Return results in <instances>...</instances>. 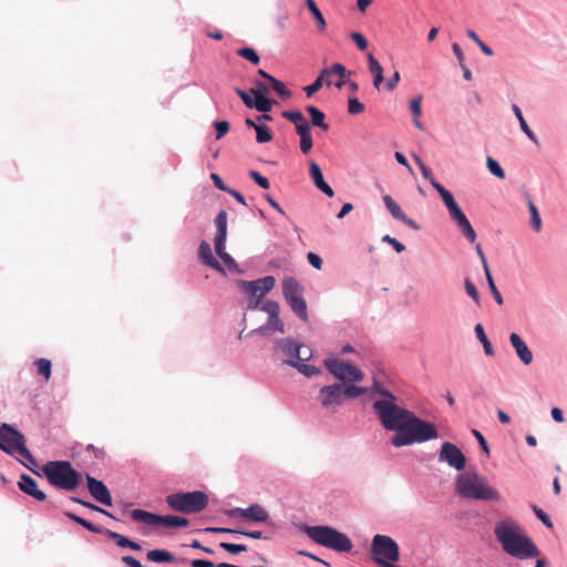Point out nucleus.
Returning <instances> with one entry per match:
<instances>
[{
	"label": "nucleus",
	"instance_id": "obj_7",
	"mask_svg": "<svg viewBox=\"0 0 567 567\" xmlns=\"http://www.w3.org/2000/svg\"><path fill=\"white\" fill-rule=\"evenodd\" d=\"M433 188L440 194L442 200L444 202V204L449 210L451 219L456 224L460 231L464 235V237L470 243H475L476 233H475L474 228L472 227L470 220L465 216V214L462 212V209L455 202L452 193H450L441 184H433Z\"/></svg>",
	"mask_w": 567,
	"mask_h": 567
},
{
	"label": "nucleus",
	"instance_id": "obj_53",
	"mask_svg": "<svg viewBox=\"0 0 567 567\" xmlns=\"http://www.w3.org/2000/svg\"><path fill=\"white\" fill-rule=\"evenodd\" d=\"M533 511L536 515V517L547 527H551L553 523L550 517L539 507L533 506Z\"/></svg>",
	"mask_w": 567,
	"mask_h": 567
},
{
	"label": "nucleus",
	"instance_id": "obj_36",
	"mask_svg": "<svg viewBox=\"0 0 567 567\" xmlns=\"http://www.w3.org/2000/svg\"><path fill=\"white\" fill-rule=\"evenodd\" d=\"M528 209L532 217L530 224L536 231H539L542 229V219L538 209L532 199L528 200Z\"/></svg>",
	"mask_w": 567,
	"mask_h": 567
},
{
	"label": "nucleus",
	"instance_id": "obj_61",
	"mask_svg": "<svg viewBox=\"0 0 567 567\" xmlns=\"http://www.w3.org/2000/svg\"><path fill=\"white\" fill-rule=\"evenodd\" d=\"M313 142L311 134L300 137V150L303 154H308L312 148Z\"/></svg>",
	"mask_w": 567,
	"mask_h": 567
},
{
	"label": "nucleus",
	"instance_id": "obj_40",
	"mask_svg": "<svg viewBox=\"0 0 567 567\" xmlns=\"http://www.w3.org/2000/svg\"><path fill=\"white\" fill-rule=\"evenodd\" d=\"M237 54L249 62H251L254 65H257L260 62L259 55L257 52L251 48H241L237 51Z\"/></svg>",
	"mask_w": 567,
	"mask_h": 567
},
{
	"label": "nucleus",
	"instance_id": "obj_57",
	"mask_svg": "<svg viewBox=\"0 0 567 567\" xmlns=\"http://www.w3.org/2000/svg\"><path fill=\"white\" fill-rule=\"evenodd\" d=\"M472 434L475 436V439L477 440L478 442V445L481 447V450L486 453V454H489V447H488V444H487V441L485 440V437L483 436V434L476 430V429H473L472 430Z\"/></svg>",
	"mask_w": 567,
	"mask_h": 567
},
{
	"label": "nucleus",
	"instance_id": "obj_55",
	"mask_svg": "<svg viewBox=\"0 0 567 567\" xmlns=\"http://www.w3.org/2000/svg\"><path fill=\"white\" fill-rule=\"evenodd\" d=\"M422 96H416L410 101V110L414 117H419L422 113Z\"/></svg>",
	"mask_w": 567,
	"mask_h": 567
},
{
	"label": "nucleus",
	"instance_id": "obj_46",
	"mask_svg": "<svg viewBox=\"0 0 567 567\" xmlns=\"http://www.w3.org/2000/svg\"><path fill=\"white\" fill-rule=\"evenodd\" d=\"M364 111V105L357 99L350 97L348 101V112L352 115L360 114Z\"/></svg>",
	"mask_w": 567,
	"mask_h": 567
},
{
	"label": "nucleus",
	"instance_id": "obj_11",
	"mask_svg": "<svg viewBox=\"0 0 567 567\" xmlns=\"http://www.w3.org/2000/svg\"><path fill=\"white\" fill-rule=\"evenodd\" d=\"M64 515L72 522H74V523L79 524L80 526H82L83 528L87 529L89 532H92L94 534L104 533L110 539L114 540L115 544L121 548H130L132 550H141L142 549V546L137 542H134L120 533H116V532H113L110 529H104V528H102L97 525H94L90 520H87L72 512H64Z\"/></svg>",
	"mask_w": 567,
	"mask_h": 567
},
{
	"label": "nucleus",
	"instance_id": "obj_32",
	"mask_svg": "<svg viewBox=\"0 0 567 567\" xmlns=\"http://www.w3.org/2000/svg\"><path fill=\"white\" fill-rule=\"evenodd\" d=\"M70 501L73 502V503H76V504H81L82 506L91 509V511H94V512H97V513H101L105 516H109L111 518H115L112 513H110L109 511L100 507L99 505L94 504V503H91L89 501H85L83 498H80L78 496H70Z\"/></svg>",
	"mask_w": 567,
	"mask_h": 567
},
{
	"label": "nucleus",
	"instance_id": "obj_5",
	"mask_svg": "<svg viewBox=\"0 0 567 567\" xmlns=\"http://www.w3.org/2000/svg\"><path fill=\"white\" fill-rule=\"evenodd\" d=\"M457 493L465 498L476 501H501L498 491L489 486L486 478L478 474H458L455 480Z\"/></svg>",
	"mask_w": 567,
	"mask_h": 567
},
{
	"label": "nucleus",
	"instance_id": "obj_42",
	"mask_svg": "<svg viewBox=\"0 0 567 567\" xmlns=\"http://www.w3.org/2000/svg\"><path fill=\"white\" fill-rule=\"evenodd\" d=\"M486 165H487L488 171L493 175H495L496 177H498L501 179L505 178L504 169L501 167V165L493 157H491V156L487 157Z\"/></svg>",
	"mask_w": 567,
	"mask_h": 567
},
{
	"label": "nucleus",
	"instance_id": "obj_26",
	"mask_svg": "<svg viewBox=\"0 0 567 567\" xmlns=\"http://www.w3.org/2000/svg\"><path fill=\"white\" fill-rule=\"evenodd\" d=\"M147 560L157 564H172L176 561V557L166 549H152L146 554Z\"/></svg>",
	"mask_w": 567,
	"mask_h": 567
},
{
	"label": "nucleus",
	"instance_id": "obj_31",
	"mask_svg": "<svg viewBox=\"0 0 567 567\" xmlns=\"http://www.w3.org/2000/svg\"><path fill=\"white\" fill-rule=\"evenodd\" d=\"M513 112L515 114V116L517 117L518 122H519V126L522 128V131L527 135V137L535 144H538V138L537 136L535 135V133L529 128L528 124L526 123L524 116H523V113L520 111V109L514 104L513 105Z\"/></svg>",
	"mask_w": 567,
	"mask_h": 567
},
{
	"label": "nucleus",
	"instance_id": "obj_10",
	"mask_svg": "<svg viewBox=\"0 0 567 567\" xmlns=\"http://www.w3.org/2000/svg\"><path fill=\"white\" fill-rule=\"evenodd\" d=\"M347 73V69L341 63H333L330 68H324L315 82L303 89L306 95L310 97L323 84L327 86L334 84L338 89H341L346 83Z\"/></svg>",
	"mask_w": 567,
	"mask_h": 567
},
{
	"label": "nucleus",
	"instance_id": "obj_64",
	"mask_svg": "<svg viewBox=\"0 0 567 567\" xmlns=\"http://www.w3.org/2000/svg\"><path fill=\"white\" fill-rule=\"evenodd\" d=\"M122 561L127 566V567H144L138 559H136L135 557L131 556V555H127V556H123L122 557Z\"/></svg>",
	"mask_w": 567,
	"mask_h": 567
},
{
	"label": "nucleus",
	"instance_id": "obj_34",
	"mask_svg": "<svg viewBox=\"0 0 567 567\" xmlns=\"http://www.w3.org/2000/svg\"><path fill=\"white\" fill-rule=\"evenodd\" d=\"M512 346L516 350V354H532L523 339L515 332L509 337Z\"/></svg>",
	"mask_w": 567,
	"mask_h": 567
},
{
	"label": "nucleus",
	"instance_id": "obj_63",
	"mask_svg": "<svg viewBox=\"0 0 567 567\" xmlns=\"http://www.w3.org/2000/svg\"><path fill=\"white\" fill-rule=\"evenodd\" d=\"M189 564L192 567H217V564L207 559H193Z\"/></svg>",
	"mask_w": 567,
	"mask_h": 567
},
{
	"label": "nucleus",
	"instance_id": "obj_23",
	"mask_svg": "<svg viewBox=\"0 0 567 567\" xmlns=\"http://www.w3.org/2000/svg\"><path fill=\"white\" fill-rule=\"evenodd\" d=\"M198 255H199V258L202 259L203 264L212 267L213 269H215L219 272H224L221 265L214 257L210 245L206 240H203L199 244Z\"/></svg>",
	"mask_w": 567,
	"mask_h": 567
},
{
	"label": "nucleus",
	"instance_id": "obj_21",
	"mask_svg": "<svg viewBox=\"0 0 567 567\" xmlns=\"http://www.w3.org/2000/svg\"><path fill=\"white\" fill-rule=\"evenodd\" d=\"M383 203L389 210V213L394 217L395 219H399L408 227L417 230L420 229V226L411 218H409L404 212L401 209L400 205L394 202V199L390 195L383 196Z\"/></svg>",
	"mask_w": 567,
	"mask_h": 567
},
{
	"label": "nucleus",
	"instance_id": "obj_38",
	"mask_svg": "<svg viewBox=\"0 0 567 567\" xmlns=\"http://www.w3.org/2000/svg\"><path fill=\"white\" fill-rule=\"evenodd\" d=\"M301 348H302V344H300L297 341L291 340V339L284 340L281 343V350L286 354H299Z\"/></svg>",
	"mask_w": 567,
	"mask_h": 567
},
{
	"label": "nucleus",
	"instance_id": "obj_47",
	"mask_svg": "<svg viewBox=\"0 0 567 567\" xmlns=\"http://www.w3.org/2000/svg\"><path fill=\"white\" fill-rule=\"evenodd\" d=\"M282 117L287 118L295 125L300 124L301 122L306 121L305 116L299 111H284Z\"/></svg>",
	"mask_w": 567,
	"mask_h": 567
},
{
	"label": "nucleus",
	"instance_id": "obj_12",
	"mask_svg": "<svg viewBox=\"0 0 567 567\" xmlns=\"http://www.w3.org/2000/svg\"><path fill=\"white\" fill-rule=\"evenodd\" d=\"M324 367L331 375L338 379L341 383H357L363 380L362 371L354 364L339 360L338 357H328L324 361Z\"/></svg>",
	"mask_w": 567,
	"mask_h": 567
},
{
	"label": "nucleus",
	"instance_id": "obj_27",
	"mask_svg": "<svg viewBox=\"0 0 567 567\" xmlns=\"http://www.w3.org/2000/svg\"><path fill=\"white\" fill-rule=\"evenodd\" d=\"M306 111L311 116L312 125L318 126V127L322 128L323 131L329 130V125L324 122L326 115L322 111H320L318 107H316L313 105H308L306 107Z\"/></svg>",
	"mask_w": 567,
	"mask_h": 567
},
{
	"label": "nucleus",
	"instance_id": "obj_13",
	"mask_svg": "<svg viewBox=\"0 0 567 567\" xmlns=\"http://www.w3.org/2000/svg\"><path fill=\"white\" fill-rule=\"evenodd\" d=\"M27 443V439L14 425L2 423L0 425V450L4 453L16 456L21 444Z\"/></svg>",
	"mask_w": 567,
	"mask_h": 567
},
{
	"label": "nucleus",
	"instance_id": "obj_52",
	"mask_svg": "<svg viewBox=\"0 0 567 567\" xmlns=\"http://www.w3.org/2000/svg\"><path fill=\"white\" fill-rule=\"evenodd\" d=\"M465 290L467 292V295L476 302L478 303L480 302V293L475 287V285L470 280V279H466L465 280Z\"/></svg>",
	"mask_w": 567,
	"mask_h": 567
},
{
	"label": "nucleus",
	"instance_id": "obj_44",
	"mask_svg": "<svg viewBox=\"0 0 567 567\" xmlns=\"http://www.w3.org/2000/svg\"><path fill=\"white\" fill-rule=\"evenodd\" d=\"M414 161L416 162V164L419 165L421 172H422V175L425 179H427L430 182V184L433 186V184H440L439 182H436L432 175V172L430 171V168L423 163V161L414 155Z\"/></svg>",
	"mask_w": 567,
	"mask_h": 567
},
{
	"label": "nucleus",
	"instance_id": "obj_62",
	"mask_svg": "<svg viewBox=\"0 0 567 567\" xmlns=\"http://www.w3.org/2000/svg\"><path fill=\"white\" fill-rule=\"evenodd\" d=\"M307 259L309 261V264L315 267L316 269L320 270L321 267H322V259L320 256H318L317 254L315 252H308L307 255Z\"/></svg>",
	"mask_w": 567,
	"mask_h": 567
},
{
	"label": "nucleus",
	"instance_id": "obj_56",
	"mask_svg": "<svg viewBox=\"0 0 567 567\" xmlns=\"http://www.w3.org/2000/svg\"><path fill=\"white\" fill-rule=\"evenodd\" d=\"M382 241L391 245L396 252H402L405 250V246L402 243H400L399 240H396L395 238L391 237L390 235H384L382 237Z\"/></svg>",
	"mask_w": 567,
	"mask_h": 567
},
{
	"label": "nucleus",
	"instance_id": "obj_17",
	"mask_svg": "<svg viewBox=\"0 0 567 567\" xmlns=\"http://www.w3.org/2000/svg\"><path fill=\"white\" fill-rule=\"evenodd\" d=\"M241 285L246 292L257 297L254 305L249 306L250 308H257L260 299L274 288L275 278L272 276H267L252 281H243Z\"/></svg>",
	"mask_w": 567,
	"mask_h": 567
},
{
	"label": "nucleus",
	"instance_id": "obj_2",
	"mask_svg": "<svg viewBox=\"0 0 567 567\" xmlns=\"http://www.w3.org/2000/svg\"><path fill=\"white\" fill-rule=\"evenodd\" d=\"M494 534L502 549L509 556L525 560L538 557L539 549L525 533L522 525L513 519H501L495 524Z\"/></svg>",
	"mask_w": 567,
	"mask_h": 567
},
{
	"label": "nucleus",
	"instance_id": "obj_43",
	"mask_svg": "<svg viewBox=\"0 0 567 567\" xmlns=\"http://www.w3.org/2000/svg\"><path fill=\"white\" fill-rule=\"evenodd\" d=\"M475 332H476V336L480 339V341L483 343L485 354H492V344L488 341V339L484 332V329L481 324H476Z\"/></svg>",
	"mask_w": 567,
	"mask_h": 567
},
{
	"label": "nucleus",
	"instance_id": "obj_15",
	"mask_svg": "<svg viewBox=\"0 0 567 567\" xmlns=\"http://www.w3.org/2000/svg\"><path fill=\"white\" fill-rule=\"evenodd\" d=\"M323 409H336L343 403L342 388L340 383L323 385L317 396Z\"/></svg>",
	"mask_w": 567,
	"mask_h": 567
},
{
	"label": "nucleus",
	"instance_id": "obj_8",
	"mask_svg": "<svg viewBox=\"0 0 567 567\" xmlns=\"http://www.w3.org/2000/svg\"><path fill=\"white\" fill-rule=\"evenodd\" d=\"M303 291L302 285L296 278L285 277L282 279V295L286 302L298 318L307 322L309 317Z\"/></svg>",
	"mask_w": 567,
	"mask_h": 567
},
{
	"label": "nucleus",
	"instance_id": "obj_30",
	"mask_svg": "<svg viewBox=\"0 0 567 567\" xmlns=\"http://www.w3.org/2000/svg\"><path fill=\"white\" fill-rule=\"evenodd\" d=\"M306 4L317 22L319 32H321V33L324 32L327 29V22L323 18V14L319 10L318 6L316 4L315 0H306Z\"/></svg>",
	"mask_w": 567,
	"mask_h": 567
},
{
	"label": "nucleus",
	"instance_id": "obj_24",
	"mask_svg": "<svg viewBox=\"0 0 567 567\" xmlns=\"http://www.w3.org/2000/svg\"><path fill=\"white\" fill-rule=\"evenodd\" d=\"M269 520V513L257 503H254L247 507L246 522L249 523H267Z\"/></svg>",
	"mask_w": 567,
	"mask_h": 567
},
{
	"label": "nucleus",
	"instance_id": "obj_19",
	"mask_svg": "<svg viewBox=\"0 0 567 567\" xmlns=\"http://www.w3.org/2000/svg\"><path fill=\"white\" fill-rule=\"evenodd\" d=\"M313 357H287L282 360V364L295 368L299 373L307 378H311L316 374L321 373L320 368L310 363Z\"/></svg>",
	"mask_w": 567,
	"mask_h": 567
},
{
	"label": "nucleus",
	"instance_id": "obj_59",
	"mask_svg": "<svg viewBox=\"0 0 567 567\" xmlns=\"http://www.w3.org/2000/svg\"><path fill=\"white\" fill-rule=\"evenodd\" d=\"M246 513H247V508H241V507H233V508L225 511V514L228 517H231V518L240 517L244 520H246Z\"/></svg>",
	"mask_w": 567,
	"mask_h": 567
},
{
	"label": "nucleus",
	"instance_id": "obj_50",
	"mask_svg": "<svg viewBox=\"0 0 567 567\" xmlns=\"http://www.w3.org/2000/svg\"><path fill=\"white\" fill-rule=\"evenodd\" d=\"M249 176L254 179V182L259 185L261 188L264 189H268L270 187V184H269V181L262 176L259 172L257 171H251L249 173Z\"/></svg>",
	"mask_w": 567,
	"mask_h": 567
},
{
	"label": "nucleus",
	"instance_id": "obj_25",
	"mask_svg": "<svg viewBox=\"0 0 567 567\" xmlns=\"http://www.w3.org/2000/svg\"><path fill=\"white\" fill-rule=\"evenodd\" d=\"M17 454H19L21 457H23L25 461H22L21 458L14 456L24 467H27L29 471L34 473L38 476H41V474L35 471L34 467L38 466V462L35 457L32 455L30 450L27 447V443L21 444V447L18 450Z\"/></svg>",
	"mask_w": 567,
	"mask_h": 567
},
{
	"label": "nucleus",
	"instance_id": "obj_16",
	"mask_svg": "<svg viewBox=\"0 0 567 567\" xmlns=\"http://www.w3.org/2000/svg\"><path fill=\"white\" fill-rule=\"evenodd\" d=\"M439 461L446 462L451 467L457 471H462L466 466V457L464 453L451 442H444L441 445Z\"/></svg>",
	"mask_w": 567,
	"mask_h": 567
},
{
	"label": "nucleus",
	"instance_id": "obj_51",
	"mask_svg": "<svg viewBox=\"0 0 567 567\" xmlns=\"http://www.w3.org/2000/svg\"><path fill=\"white\" fill-rule=\"evenodd\" d=\"M216 128V138L220 140L224 137L229 131V123L227 121H219L215 123Z\"/></svg>",
	"mask_w": 567,
	"mask_h": 567
},
{
	"label": "nucleus",
	"instance_id": "obj_37",
	"mask_svg": "<svg viewBox=\"0 0 567 567\" xmlns=\"http://www.w3.org/2000/svg\"><path fill=\"white\" fill-rule=\"evenodd\" d=\"M272 90L282 99H290L291 97V92L286 87V85L277 80L276 78L271 79V81L269 82Z\"/></svg>",
	"mask_w": 567,
	"mask_h": 567
},
{
	"label": "nucleus",
	"instance_id": "obj_18",
	"mask_svg": "<svg viewBox=\"0 0 567 567\" xmlns=\"http://www.w3.org/2000/svg\"><path fill=\"white\" fill-rule=\"evenodd\" d=\"M86 487L91 496L104 506H112L113 499L110 489L104 482L86 474Z\"/></svg>",
	"mask_w": 567,
	"mask_h": 567
},
{
	"label": "nucleus",
	"instance_id": "obj_41",
	"mask_svg": "<svg viewBox=\"0 0 567 567\" xmlns=\"http://www.w3.org/2000/svg\"><path fill=\"white\" fill-rule=\"evenodd\" d=\"M219 546L231 555H238L240 553L247 551L248 549L247 546L244 544H233L226 542H221Z\"/></svg>",
	"mask_w": 567,
	"mask_h": 567
},
{
	"label": "nucleus",
	"instance_id": "obj_28",
	"mask_svg": "<svg viewBox=\"0 0 567 567\" xmlns=\"http://www.w3.org/2000/svg\"><path fill=\"white\" fill-rule=\"evenodd\" d=\"M250 93L255 96L254 104L257 111L268 113L271 110L275 101L267 99L255 89H250Z\"/></svg>",
	"mask_w": 567,
	"mask_h": 567
},
{
	"label": "nucleus",
	"instance_id": "obj_1",
	"mask_svg": "<svg viewBox=\"0 0 567 567\" xmlns=\"http://www.w3.org/2000/svg\"><path fill=\"white\" fill-rule=\"evenodd\" d=\"M368 394L381 396L373 402L372 410L383 429L395 432L390 439L393 446H409L437 439L435 424L399 405L398 398L377 378H373L372 386L368 388Z\"/></svg>",
	"mask_w": 567,
	"mask_h": 567
},
{
	"label": "nucleus",
	"instance_id": "obj_48",
	"mask_svg": "<svg viewBox=\"0 0 567 567\" xmlns=\"http://www.w3.org/2000/svg\"><path fill=\"white\" fill-rule=\"evenodd\" d=\"M350 39L355 43L360 51H365L368 49V41L362 33L351 32Z\"/></svg>",
	"mask_w": 567,
	"mask_h": 567
},
{
	"label": "nucleus",
	"instance_id": "obj_60",
	"mask_svg": "<svg viewBox=\"0 0 567 567\" xmlns=\"http://www.w3.org/2000/svg\"><path fill=\"white\" fill-rule=\"evenodd\" d=\"M238 535H243L252 539H269V537L265 536L261 530L238 529Z\"/></svg>",
	"mask_w": 567,
	"mask_h": 567
},
{
	"label": "nucleus",
	"instance_id": "obj_54",
	"mask_svg": "<svg viewBox=\"0 0 567 567\" xmlns=\"http://www.w3.org/2000/svg\"><path fill=\"white\" fill-rule=\"evenodd\" d=\"M235 92L241 99V101L244 102V104L247 107H249V109L255 107V104H254L255 99H252L246 91H244L239 87H236Z\"/></svg>",
	"mask_w": 567,
	"mask_h": 567
},
{
	"label": "nucleus",
	"instance_id": "obj_20",
	"mask_svg": "<svg viewBox=\"0 0 567 567\" xmlns=\"http://www.w3.org/2000/svg\"><path fill=\"white\" fill-rule=\"evenodd\" d=\"M19 489L39 502L47 501V494L38 486L37 481L28 474L22 473L18 482Z\"/></svg>",
	"mask_w": 567,
	"mask_h": 567
},
{
	"label": "nucleus",
	"instance_id": "obj_45",
	"mask_svg": "<svg viewBox=\"0 0 567 567\" xmlns=\"http://www.w3.org/2000/svg\"><path fill=\"white\" fill-rule=\"evenodd\" d=\"M368 69L372 75L383 74V68L372 53L368 54Z\"/></svg>",
	"mask_w": 567,
	"mask_h": 567
},
{
	"label": "nucleus",
	"instance_id": "obj_49",
	"mask_svg": "<svg viewBox=\"0 0 567 567\" xmlns=\"http://www.w3.org/2000/svg\"><path fill=\"white\" fill-rule=\"evenodd\" d=\"M279 303L277 301L267 300L262 307L261 310L267 312L269 317H276V315H279Z\"/></svg>",
	"mask_w": 567,
	"mask_h": 567
},
{
	"label": "nucleus",
	"instance_id": "obj_3",
	"mask_svg": "<svg viewBox=\"0 0 567 567\" xmlns=\"http://www.w3.org/2000/svg\"><path fill=\"white\" fill-rule=\"evenodd\" d=\"M41 472V476L55 488L74 491L80 484L81 473L69 461H48Z\"/></svg>",
	"mask_w": 567,
	"mask_h": 567
},
{
	"label": "nucleus",
	"instance_id": "obj_35",
	"mask_svg": "<svg viewBox=\"0 0 567 567\" xmlns=\"http://www.w3.org/2000/svg\"><path fill=\"white\" fill-rule=\"evenodd\" d=\"M256 141L258 143H268L272 140V133L271 130L265 125L260 124L258 127H256Z\"/></svg>",
	"mask_w": 567,
	"mask_h": 567
},
{
	"label": "nucleus",
	"instance_id": "obj_6",
	"mask_svg": "<svg viewBox=\"0 0 567 567\" xmlns=\"http://www.w3.org/2000/svg\"><path fill=\"white\" fill-rule=\"evenodd\" d=\"M167 506L184 514H196L208 505V495L203 491L177 492L166 496Z\"/></svg>",
	"mask_w": 567,
	"mask_h": 567
},
{
	"label": "nucleus",
	"instance_id": "obj_33",
	"mask_svg": "<svg viewBox=\"0 0 567 567\" xmlns=\"http://www.w3.org/2000/svg\"><path fill=\"white\" fill-rule=\"evenodd\" d=\"M34 365L37 367L38 374L43 377L45 380H49L51 377L52 362L45 358H39L34 361Z\"/></svg>",
	"mask_w": 567,
	"mask_h": 567
},
{
	"label": "nucleus",
	"instance_id": "obj_58",
	"mask_svg": "<svg viewBox=\"0 0 567 567\" xmlns=\"http://www.w3.org/2000/svg\"><path fill=\"white\" fill-rule=\"evenodd\" d=\"M203 530L208 534H238V529L230 527H206Z\"/></svg>",
	"mask_w": 567,
	"mask_h": 567
},
{
	"label": "nucleus",
	"instance_id": "obj_14",
	"mask_svg": "<svg viewBox=\"0 0 567 567\" xmlns=\"http://www.w3.org/2000/svg\"><path fill=\"white\" fill-rule=\"evenodd\" d=\"M216 236H215V251L219 258L228 266H236L233 257L226 252V238H227V213L220 210L216 218Z\"/></svg>",
	"mask_w": 567,
	"mask_h": 567
},
{
	"label": "nucleus",
	"instance_id": "obj_22",
	"mask_svg": "<svg viewBox=\"0 0 567 567\" xmlns=\"http://www.w3.org/2000/svg\"><path fill=\"white\" fill-rule=\"evenodd\" d=\"M309 174L318 189H320L328 197H333V189L324 182L321 168L315 161L309 163Z\"/></svg>",
	"mask_w": 567,
	"mask_h": 567
},
{
	"label": "nucleus",
	"instance_id": "obj_39",
	"mask_svg": "<svg viewBox=\"0 0 567 567\" xmlns=\"http://www.w3.org/2000/svg\"><path fill=\"white\" fill-rule=\"evenodd\" d=\"M485 277H486V280H487V284H488V287H489V290L495 299V301L501 306L503 305L504 300H503V297L501 295V292L498 291L495 282H494V279L492 277V274H491V270L488 271H485Z\"/></svg>",
	"mask_w": 567,
	"mask_h": 567
},
{
	"label": "nucleus",
	"instance_id": "obj_4",
	"mask_svg": "<svg viewBox=\"0 0 567 567\" xmlns=\"http://www.w3.org/2000/svg\"><path fill=\"white\" fill-rule=\"evenodd\" d=\"M313 543L338 553H349L352 549L351 539L338 529L328 525L309 526L300 528Z\"/></svg>",
	"mask_w": 567,
	"mask_h": 567
},
{
	"label": "nucleus",
	"instance_id": "obj_29",
	"mask_svg": "<svg viewBox=\"0 0 567 567\" xmlns=\"http://www.w3.org/2000/svg\"><path fill=\"white\" fill-rule=\"evenodd\" d=\"M343 400L344 399H354L360 395L368 394V388L355 385V383H343L341 384Z\"/></svg>",
	"mask_w": 567,
	"mask_h": 567
},
{
	"label": "nucleus",
	"instance_id": "obj_9",
	"mask_svg": "<svg viewBox=\"0 0 567 567\" xmlns=\"http://www.w3.org/2000/svg\"><path fill=\"white\" fill-rule=\"evenodd\" d=\"M134 522L144 523L150 526H164L166 528H182L189 525V520L177 515H159L142 508H135L130 512Z\"/></svg>",
	"mask_w": 567,
	"mask_h": 567
}]
</instances>
